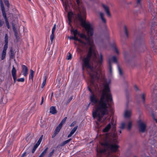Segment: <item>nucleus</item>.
<instances>
[{
  "label": "nucleus",
  "mask_w": 157,
  "mask_h": 157,
  "mask_svg": "<svg viewBox=\"0 0 157 157\" xmlns=\"http://www.w3.org/2000/svg\"><path fill=\"white\" fill-rule=\"evenodd\" d=\"M88 71L91 78V86H94L96 90L99 92L100 94H101L100 98H98V96L94 94L91 88L88 86V90L91 93L90 96V102L88 104V106L90 103L92 105H95V109L94 111L93 112V117L94 118L97 117L98 121L103 122L106 119V117L104 118L103 117L109 114L113 102L112 95L110 93L109 87L110 81H105L104 83L102 84L104 88L102 89L101 86L99 82V81L101 80L99 78L100 73V69H95L92 71V77L90 74V71Z\"/></svg>",
  "instance_id": "obj_1"
},
{
  "label": "nucleus",
  "mask_w": 157,
  "mask_h": 157,
  "mask_svg": "<svg viewBox=\"0 0 157 157\" xmlns=\"http://www.w3.org/2000/svg\"><path fill=\"white\" fill-rule=\"evenodd\" d=\"M80 0H76V2L78 6V8L77 12L73 13L72 12H69L68 13V19L69 21L68 24L70 25L71 21V18L73 17H75L78 19L81 22V25L84 27L87 32L88 37L85 34L80 33L78 36L81 38H84L86 42H85L86 44L85 47L83 48V49L87 50L88 46L89 45L90 47L89 48L88 53L87 56L83 58V69L86 67L87 71H89L90 73L91 76L92 77V72L95 69H99V67L94 66L93 65L91 67L90 63V61L91 56H92V59L95 62L96 64L100 66L102 63L103 60V56L101 54H100V58L98 61L97 60V56L96 52L95 50V48L93 40L91 37L93 34V29L91 27L90 24L86 22L85 19L86 18V12L85 8L82 6L80 7Z\"/></svg>",
  "instance_id": "obj_2"
},
{
  "label": "nucleus",
  "mask_w": 157,
  "mask_h": 157,
  "mask_svg": "<svg viewBox=\"0 0 157 157\" xmlns=\"http://www.w3.org/2000/svg\"><path fill=\"white\" fill-rule=\"evenodd\" d=\"M115 131V127L113 126V132L107 134L105 136V141L104 143H101V145L104 147V148L100 150L101 153L108 154L109 156L111 152L117 151L119 146L116 144L117 143V135Z\"/></svg>",
  "instance_id": "obj_3"
},
{
  "label": "nucleus",
  "mask_w": 157,
  "mask_h": 157,
  "mask_svg": "<svg viewBox=\"0 0 157 157\" xmlns=\"http://www.w3.org/2000/svg\"><path fill=\"white\" fill-rule=\"evenodd\" d=\"M139 130V132L144 133L146 131V124L144 122L140 121L138 124Z\"/></svg>",
  "instance_id": "obj_4"
},
{
  "label": "nucleus",
  "mask_w": 157,
  "mask_h": 157,
  "mask_svg": "<svg viewBox=\"0 0 157 157\" xmlns=\"http://www.w3.org/2000/svg\"><path fill=\"white\" fill-rule=\"evenodd\" d=\"M68 38L70 39H73L78 41L80 43L79 45L81 46L82 48H84L86 45V43L81 40L78 39L76 36H74L72 37H68Z\"/></svg>",
  "instance_id": "obj_5"
},
{
  "label": "nucleus",
  "mask_w": 157,
  "mask_h": 157,
  "mask_svg": "<svg viewBox=\"0 0 157 157\" xmlns=\"http://www.w3.org/2000/svg\"><path fill=\"white\" fill-rule=\"evenodd\" d=\"M16 70L15 67L13 66L11 71L12 76L14 80V83H15L17 80Z\"/></svg>",
  "instance_id": "obj_6"
},
{
  "label": "nucleus",
  "mask_w": 157,
  "mask_h": 157,
  "mask_svg": "<svg viewBox=\"0 0 157 157\" xmlns=\"http://www.w3.org/2000/svg\"><path fill=\"white\" fill-rule=\"evenodd\" d=\"M43 137V135H42L41 136V137H40L39 139V140H38V141L37 142V143L34 146V147L32 150V153H33L35 152L36 148L40 144V143L42 141V139Z\"/></svg>",
  "instance_id": "obj_7"
},
{
  "label": "nucleus",
  "mask_w": 157,
  "mask_h": 157,
  "mask_svg": "<svg viewBox=\"0 0 157 157\" xmlns=\"http://www.w3.org/2000/svg\"><path fill=\"white\" fill-rule=\"evenodd\" d=\"M12 27L14 33V35L16 38L17 40H18L19 39V37L18 36V34L17 30V28L15 26V24L13 23H12Z\"/></svg>",
  "instance_id": "obj_8"
},
{
  "label": "nucleus",
  "mask_w": 157,
  "mask_h": 157,
  "mask_svg": "<svg viewBox=\"0 0 157 157\" xmlns=\"http://www.w3.org/2000/svg\"><path fill=\"white\" fill-rule=\"evenodd\" d=\"M21 67L23 75L25 76H26L28 72V69L27 67L26 66L24 65H22Z\"/></svg>",
  "instance_id": "obj_9"
},
{
  "label": "nucleus",
  "mask_w": 157,
  "mask_h": 157,
  "mask_svg": "<svg viewBox=\"0 0 157 157\" xmlns=\"http://www.w3.org/2000/svg\"><path fill=\"white\" fill-rule=\"evenodd\" d=\"M102 6L107 15L111 17V15L109 12V7L104 4H102Z\"/></svg>",
  "instance_id": "obj_10"
},
{
  "label": "nucleus",
  "mask_w": 157,
  "mask_h": 157,
  "mask_svg": "<svg viewBox=\"0 0 157 157\" xmlns=\"http://www.w3.org/2000/svg\"><path fill=\"white\" fill-rule=\"evenodd\" d=\"M132 111L130 109H126L125 111L124 116L125 117L129 118L131 117Z\"/></svg>",
  "instance_id": "obj_11"
},
{
  "label": "nucleus",
  "mask_w": 157,
  "mask_h": 157,
  "mask_svg": "<svg viewBox=\"0 0 157 157\" xmlns=\"http://www.w3.org/2000/svg\"><path fill=\"white\" fill-rule=\"evenodd\" d=\"M57 111L56 107L54 106H51L50 108L49 113L52 114H55L57 113Z\"/></svg>",
  "instance_id": "obj_12"
},
{
  "label": "nucleus",
  "mask_w": 157,
  "mask_h": 157,
  "mask_svg": "<svg viewBox=\"0 0 157 157\" xmlns=\"http://www.w3.org/2000/svg\"><path fill=\"white\" fill-rule=\"evenodd\" d=\"M78 126H75L71 131L70 133L68 135L67 137L69 138L71 137L75 132L78 128Z\"/></svg>",
  "instance_id": "obj_13"
},
{
  "label": "nucleus",
  "mask_w": 157,
  "mask_h": 157,
  "mask_svg": "<svg viewBox=\"0 0 157 157\" xmlns=\"http://www.w3.org/2000/svg\"><path fill=\"white\" fill-rule=\"evenodd\" d=\"M108 64L109 65V72L110 74H111L112 72V69L111 64V60L110 59H109Z\"/></svg>",
  "instance_id": "obj_14"
},
{
  "label": "nucleus",
  "mask_w": 157,
  "mask_h": 157,
  "mask_svg": "<svg viewBox=\"0 0 157 157\" xmlns=\"http://www.w3.org/2000/svg\"><path fill=\"white\" fill-rule=\"evenodd\" d=\"M63 2V5L65 7V10L66 11H67L68 9V0H65V1L64 2L63 0H61Z\"/></svg>",
  "instance_id": "obj_15"
},
{
  "label": "nucleus",
  "mask_w": 157,
  "mask_h": 157,
  "mask_svg": "<svg viewBox=\"0 0 157 157\" xmlns=\"http://www.w3.org/2000/svg\"><path fill=\"white\" fill-rule=\"evenodd\" d=\"M67 119V117H65L63 119L59 124L57 126L60 128L61 129L63 124L65 123Z\"/></svg>",
  "instance_id": "obj_16"
},
{
  "label": "nucleus",
  "mask_w": 157,
  "mask_h": 157,
  "mask_svg": "<svg viewBox=\"0 0 157 157\" xmlns=\"http://www.w3.org/2000/svg\"><path fill=\"white\" fill-rule=\"evenodd\" d=\"M111 124L110 123L107 126H106L104 128L103 130V132H108L111 128Z\"/></svg>",
  "instance_id": "obj_17"
},
{
  "label": "nucleus",
  "mask_w": 157,
  "mask_h": 157,
  "mask_svg": "<svg viewBox=\"0 0 157 157\" xmlns=\"http://www.w3.org/2000/svg\"><path fill=\"white\" fill-rule=\"evenodd\" d=\"M10 58L11 59H13L14 57L15 54H14L13 48L12 47H11L10 48Z\"/></svg>",
  "instance_id": "obj_18"
},
{
  "label": "nucleus",
  "mask_w": 157,
  "mask_h": 157,
  "mask_svg": "<svg viewBox=\"0 0 157 157\" xmlns=\"http://www.w3.org/2000/svg\"><path fill=\"white\" fill-rule=\"evenodd\" d=\"M71 140H72V139L70 138L67 140H66L63 142L60 145V146H64L66 144L69 143Z\"/></svg>",
  "instance_id": "obj_19"
},
{
  "label": "nucleus",
  "mask_w": 157,
  "mask_h": 157,
  "mask_svg": "<svg viewBox=\"0 0 157 157\" xmlns=\"http://www.w3.org/2000/svg\"><path fill=\"white\" fill-rule=\"evenodd\" d=\"M99 14H100V18L101 19V20H102V21L104 23H105L106 22V20L105 19V18L104 17V14L102 12H100L99 13Z\"/></svg>",
  "instance_id": "obj_20"
},
{
  "label": "nucleus",
  "mask_w": 157,
  "mask_h": 157,
  "mask_svg": "<svg viewBox=\"0 0 157 157\" xmlns=\"http://www.w3.org/2000/svg\"><path fill=\"white\" fill-rule=\"evenodd\" d=\"M0 5L1 7V9L2 12L5 11V8L4 6V4L2 0H0Z\"/></svg>",
  "instance_id": "obj_21"
},
{
  "label": "nucleus",
  "mask_w": 157,
  "mask_h": 157,
  "mask_svg": "<svg viewBox=\"0 0 157 157\" xmlns=\"http://www.w3.org/2000/svg\"><path fill=\"white\" fill-rule=\"evenodd\" d=\"M48 149V147H46L44 151L41 154L39 157H43L45 154L46 153Z\"/></svg>",
  "instance_id": "obj_22"
},
{
  "label": "nucleus",
  "mask_w": 157,
  "mask_h": 157,
  "mask_svg": "<svg viewBox=\"0 0 157 157\" xmlns=\"http://www.w3.org/2000/svg\"><path fill=\"white\" fill-rule=\"evenodd\" d=\"M60 129V128L58 127H57L53 133V134L56 136V135H57Z\"/></svg>",
  "instance_id": "obj_23"
},
{
  "label": "nucleus",
  "mask_w": 157,
  "mask_h": 157,
  "mask_svg": "<svg viewBox=\"0 0 157 157\" xmlns=\"http://www.w3.org/2000/svg\"><path fill=\"white\" fill-rule=\"evenodd\" d=\"M4 2L5 4V5L7 6L8 8V10H9V8L10 7V4L9 3V1L8 0H4Z\"/></svg>",
  "instance_id": "obj_24"
},
{
  "label": "nucleus",
  "mask_w": 157,
  "mask_h": 157,
  "mask_svg": "<svg viewBox=\"0 0 157 157\" xmlns=\"http://www.w3.org/2000/svg\"><path fill=\"white\" fill-rule=\"evenodd\" d=\"M34 74V71L32 70H30V74L29 75V78H31L32 80L33 79Z\"/></svg>",
  "instance_id": "obj_25"
},
{
  "label": "nucleus",
  "mask_w": 157,
  "mask_h": 157,
  "mask_svg": "<svg viewBox=\"0 0 157 157\" xmlns=\"http://www.w3.org/2000/svg\"><path fill=\"white\" fill-rule=\"evenodd\" d=\"M71 32H73L74 35L75 36H76V35H78L79 33L77 29H75L74 30H71Z\"/></svg>",
  "instance_id": "obj_26"
},
{
  "label": "nucleus",
  "mask_w": 157,
  "mask_h": 157,
  "mask_svg": "<svg viewBox=\"0 0 157 157\" xmlns=\"http://www.w3.org/2000/svg\"><path fill=\"white\" fill-rule=\"evenodd\" d=\"M124 31L126 36L128 37V29L126 26L125 25L124 26Z\"/></svg>",
  "instance_id": "obj_27"
},
{
  "label": "nucleus",
  "mask_w": 157,
  "mask_h": 157,
  "mask_svg": "<svg viewBox=\"0 0 157 157\" xmlns=\"http://www.w3.org/2000/svg\"><path fill=\"white\" fill-rule=\"evenodd\" d=\"M46 79H47V77H46V76H45V77L44 79V80L43 82H42V83L41 84V87L42 88H43L44 87V86H45V85L46 84Z\"/></svg>",
  "instance_id": "obj_28"
},
{
  "label": "nucleus",
  "mask_w": 157,
  "mask_h": 157,
  "mask_svg": "<svg viewBox=\"0 0 157 157\" xmlns=\"http://www.w3.org/2000/svg\"><path fill=\"white\" fill-rule=\"evenodd\" d=\"M144 42L143 40H141V41H138L137 42V44H138V46L141 45V46H143L144 45Z\"/></svg>",
  "instance_id": "obj_29"
},
{
  "label": "nucleus",
  "mask_w": 157,
  "mask_h": 157,
  "mask_svg": "<svg viewBox=\"0 0 157 157\" xmlns=\"http://www.w3.org/2000/svg\"><path fill=\"white\" fill-rule=\"evenodd\" d=\"M132 121H129L128 122V130H130L132 127Z\"/></svg>",
  "instance_id": "obj_30"
},
{
  "label": "nucleus",
  "mask_w": 157,
  "mask_h": 157,
  "mask_svg": "<svg viewBox=\"0 0 157 157\" xmlns=\"http://www.w3.org/2000/svg\"><path fill=\"white\" fill-rule=\"evenodd\" d=\"M125 126V123L124 122H122L121 123L119 128L121 129H124Z\"/></svg>",
  "instance_id": "obj_31"
},
{
  "label": "nucleus",
  "mask_w": 157,
  "mask_h": 157,
  "mask_svg": "<svg viewBox=\"0 0 157 157\" xmlns=\"http://www.w3.org/2000/svg\"><path fill=\"white\" fill-rule=\"evenodd\" d=\"M6 52L4 51H2V57H1L2 60H3L5 58L6 55Z\"/></svg>",
  "instance_id": "obj_32"
},
{
  "label": "nucleus",
  "mask_w": 157,
  "mask_h": 157,
  "mask_svg": "<svg viewBox=\"0 0 157 157\" xmlns=\"http://www.w3.org/2000/svg\"><path fill=\"white\" fill-rule=\"evenodd\" d=\"M55 38V35L54 33H52V34L50 37V39L51 42V43H52L53 41Z\"/></svg>",
  "instance_id": "obj_33"
},
{
  "label": "nucleus",
  "mask_w": 157,
  "mask_h": 157,
  "mask_svg": "<svg viewBox=\"0 0 157 157\" xmlns=\"http://www.w3.org/2000/svg\"><path fill=\"white\" fill-rule=\"evenodd\" d=\"M151 39L152 42L151 46L153 48H154L155 47V43H156V42L157 41V40H155V41H154V40H153V37H152L151 38Z\"/></svg>",
  "instance_id": "obj_34"
},
{
  "label": "nucleus",
  "mask_w": 157,
  "mask_h": 157,
  "mask_svg": "<svg viewBox=\"0 0 157 157\" xmlns=\"http://www.w3.org/2000/svg\"><path fill=\"white\" fill-rule=\"evenodd\" d=\"M4 41L5 43H8V35L7 34H6L4 38Z\"/></svg>",
  "instance_id": "obj_35"
},
{
  "label": "nucleus",
  "mask_w": 157,
  "mask_h": 157,
  "mask_svg": "<svg viewBox=\"0 0 157 157\" xmlns=\"http://www.w3.org/2000/svg\"><path fill=\"white\" fill-rule=\"evenodd\" d=\"M77 51L78 53H79L81 55L82 53L83 50L79 47H78L77 48Z\"/></svg>",
  "instance_id": "obj_36"
},
{
  "label": "nucleus",
  "mask_w": 157,
  "mask_h": 157,
  "mask_svg": "<svg viewBox=\"0 0 157 157\" xmlns=\"http://www.w3.org/2000/svg\"><path fill=\"white\" fill-rule=\"evenodd\" d=\"M118 71L119 72V74L121 75H123V72L122 71L121 69L120 68V66L119 65L118 66Z\"/></svg>",
  "instance_id": "obj_37"
},
{
  "label": "nucleus",
  "mask_w": 157,
  "mask_h": 157,
  "mask_svg": "<svg viewBox=\"0 0 157 157\" xmlns=\"http://www.w3.org/2000/svg\"><path fill=\"white\" fill-rule=\"evenodd\" d=\"M8 43H5V44L4 46L3 49V51H6V50L8 48Z\"/></svg>",
  "instance_id": "obj_38"
},
{
  "label": "nucleus",
  "mask_w": 157,
  "mask_h": 157,
  "mask_svg": "<svg viewBox=\"0 0 157 157\" xmlns=\"http://www.w3.org/2000/svg\"><path fill=\"white\" fill-rule=\"evenodd\" d=\"M3 16L5 20H7V19L6 17V14L5 11L2 12Z\"/></svg>",
  "instance_id": "obj_39"
},
{
  "label": "nucleus",
  "mask_w": 157,
  "mask_h": 157,
  "mask_svg": "<svg viewBox=\"0 0 157 157\" xmlns=\"http://www.w3.org/2000/svg\"><path fill=\"white\" fill-rule=\"evenodd\" d=\"M114 49L115 51V52L117 54H119V51L118 50L117 48V47H116L115 45H114L113 46Z\"/></svg>",
  "instance_id": "obj_40"
},
{
  "label": "nucleus",
  "mask_w": 157,
  "mask_h": 157,
  "mask_svg": "<svg viewBox=\"0 0 157 157\" xmlns=\"http://www.w3.org/2000/svg\"><path fill=\"white\" fill-rule=\"evenodd\" d=\"M72 98L73 96H71L67 101L66 103V105H68L69 103L72 100Z\"/></svg>",
  "instance_id": "obj_41"
},
{
  "label": "nucleus",
  "mask_w": 157,
  "mask_h": 157,
  "mask_svg": "<svg viewBox=\"0 0 157 157\" xmlns=\"http://www.w3.org/2000/svg\"><path fill=\"white\" fill-rule=\"evenodd\" d=\"M72 58V56L70 53H69V55L67 56V60L71 59Z\"/></svg>",
  "instance_id": "obj_42"
},
{
  "label": "nucleus",
  "mask_w": 157,
  "mask_h": 157,
  "mask_svg": "<svg viewBox=\"0 0 157 157\" xmlns=\"http://www.w3.org/2000/svg\"><path fill=\"white\" fill-rule=\"evenodd\" d=\"M17 81L18 82H23L24 81L25 79L24 78H21L17 79Z\"/></svg>",
  "instance_id": "obj_43"
},
{
  "label": "nucleus",
  "mask_w": 157,
  "mask_h": 157,
  "mask_svg": "<svg viewBox=\"0 0 157 157\" xmlns=\"http://www.w3.org/2000/svg\"><path fill=\"white\" fill-rule=\"evenodd\" d=\"M142 98L143 99V103H144L145 99V95L144 94H142Z\"/></svg>",
  "instance_id": "obj_44"
},
{
  "label": "nucleus",
  "mask_w": 157,
  "mask_h": 157,
  "mask_svg": "<svg viewBox=\"0 0 157 157\" xmlns=\"http://www.w3.org/2000/svg\"><path fill=\"white\" fill-rule=\"evenodd\" d=\"M5 21L6 24V25L7 27L8 28V29H10V26L9 25V23L8 21V20H6Z\"/></svg>",
  "instance_id": "obj_45"
},
{
  "label": "nucleus",
  "mask_w": 157,
  "mask_h": 157,
  "mask_svg": "<svg viewBox=\"0 0 157 157\" xmlns=\"http://www.w3.org/2000/svg\"><path fill=\"white\" fill-rule=\"evenodd\" d=\"M54 151L55 150L54 149L52 150V151L49 154L48 157H51L53 155L54 152Z\"/></svg>",
  "instance_id": "obj_46"
},
{
  "label": "nucleus",
  "mask_w": 157,
  "mask_h": 157,
  "mask_svg": "<svg viewBox=\"0 0 157 157\" xmlns=\"http://www.w3.org/2000/svg\"><path fill=\"white\" fill-rule=\"evenodd\" d=\"M41 124H40V126L41 127H43L44 126V125L45 124V122L44 121H41Z\"/></svg>",
  "instance_id": "obj_47"
},
{
  "label": "nucleus",
  "mask_w": 157,
  "mask_h": 157,
  "mask_svg": "<svg viewBox=\"0 0 157 157\" xmlns=\"http://www.w3.org/2000/svg\"><path fill=\"white\" fill-rule=\"evenodd\" d=\"M112 60L114 63H117V61L116 57L115 56H113L112 57Z\"/></svg>",
  "instance_id": "obj_48"
},
{
  "label": "nucleus",
  "mask_w": 157,
  "mask_h": 157,
  "mask_svg": "<svg viewBox=\"0 0 157 157\" xmlns=\"http://www.w3.org/2000/svg\"><path fill=\"white\" fill-rule=\"evenodd\" d=\"M56 29V25L55 24L54 25L52 29V33H54Z\"/></svg>",
  "instance_id": "obj_49"
},
{
  "label": "nucleus",
  "mask_w": 157,
  "mask_h": 157,
  "mask_svg": "<svg viewBox=\"0 0 157 157\" xmlns=\"http://www.w3.org/2000/svg\"><path fill=\"white\" fill-rule=\"evenodd\" d=\"M157 87H156L155 89H154L153 91V93L156 95L157 94Z\"/></svg>",
  "instance_id": "obj_50"
},
{
  "label": "nucleus",
  "mask_w": 157,
  "mask_h": 157,
  "mask_svg": "<svg viewBox=\"0 0 157 157\" xmlns=\"http://www.w3.org/2000/svg\"><path fill=\"white\" fill-rule=\"evenodd\" d=\"M141 0H137V4L138 6H140L141 5Z\"/></svg>",
  "instance_id": "obj_51"
},
{
  "label": "nucleus",
  "mask_w": 157,
  "mask_h": 157,
  "mask_svg": "<svg viewBox=\"0 0 157 157\" xmlns=\"http://www.w3.org/2000/svg\"><path fill=\"white\" fill-rule=\"evenodd\" d=\"M76 124V122L75 121L73 122L70 125L71 127L74 126Z\"/></svg>",
  "instance_id": "obj_52"
},
{
  "label": "nucleus",
  "mask_w": 157,
  "mask_h": 157,
  "mask_svg": "<svg viewBox=\"0 0 157 157\" xmlns=\"http://www.w3.org/2000/svg\"><path fill=\"white\" fill-rule=\"evenodd\" d=\"M3 97H1L0 100V104H2L3 103Z\"/></svg>",
  "instance_id": "obj_53"
},
{
  "label": "nucleus",
  "mask_w": 157,
  "mask_h": 157,
  "mask_svg": "<svg viewBox=\"0 0 157 157\" xmlns=\"http://www.w3.org/2000/svg\"><path fill=\"white\" fill-rule=\"evenodd\" d=\"M43 102H44V98L43 97H42L41 101V102L40 103V105H42L43 104Z\"/></svg>",
  "instance_id": "obj_54"
},
{
  "label": "nucleus",
  "mask_w": 157,
  "mask_h": 157,
  "mask_svg": "<svg viewBox=\"0 0 157 157\" xmlns=\"http://www.w3.org/2000/svg\"><path fill=\"white\" fill-rule=\"evenodd\" d=\"M26 152H24V153H23L21 156V157H24L26 155Z\"/></svg>",
  "instance_id": "obj_55"
},
{
  "label": "nucleus",
  "mask_w": 157,
  "mask_h": 157,
  "mask_svg": "<svg viewBox=\"0 0 157 157\" xmlns=\"http://www.w3.org/2000/svg\"><path fill=\"white\" fill-rule=\"evenodd\" d=\"M3 22L1 21H0V27H1L3 25Z\"/></svg>",
  "instance_id": "obj_56"
},
{
  "label": "nucleus",
  "mask_w": 157,
  "mask_h": 157,
  "mask_svg": "<svg viewBox=\"0 0 157 157\" xmlns=\"http://www.w3.org/2000/svg\"><path fill=\"white\" fill-rule=\"evenodd\" d=\"M157 105V101H155V102H153V105Z\"/></svg>",
  "instance_id": "obj_57"
},
{
  "label": "nucleus",
  "mask_w": 157,
  "mask_h": 157,
  "mask_svg": "<svg viewBox=\"0 0 157 157\" xmlns=\"http://www.w3.org/2000/svg\"><path fill=\"white\" fill-rule=\"evenodd\" d=\"M135 89H136V91H137V90H138V87L136 86H135Z\"/></svg>",
  "instance_id": "obj_58"
},
{
  "label": "nucleus",
  "mask_w": 157,
  "mask_h": 157,
  "mask_svg": "<svg viewBox=\"0 0 157 157\" xmlns=\"http://www.w3.org/2000/svg\"><path fill=\"white\" fill-rule=\"evenodd\" d=\"M53 95V92H52L51 94V100H52V98Z\"/></svg>",
  "instance_id": "obj_59"
},
{
  "label": "nucleus",
  "mask_w": 157,
  "mask_h": 157,
  "mask_svg": "<svg viewBox=\"0 0 157 157\" xmlns=\"http://www.w3.org/2000/svg\"><path fill=\"white\" fill-rule=\"evenodd\" d=\"M152 9V7H150V8H149V10H150V12H152V10H151V9Z\"/></svg>",
  "instance_id": "obj_60"
},
{
  "label": "nucleus",
  "mask_w": 157,
  "mask_h": 157,
  "mask_svg": "<svg viewBox=\"0 0 157 157\" xmlns=\"http://www.w3.org/2000/svg\"><path fill=\"white\" fill-rule=\"evenodd\" d=\"M56 136L55 135H54L53 134V135H52V138H54Z\"/></svg>",
  "instance_id": "obj_61"
},
{
  "label": "nucleus",
  "mask_w": 157,
  "mask_h": 157,
  "mask_svg": "<svg viewBox=\"0 0 157 157\" xmlns=\"http://www.w3.org/2000/svg\"><path fill=\"white\" fill-rule=\"evenodd\" d=\"M121 130H120V131H119L120 133H121Z\"/></svg>",
  "instance_id": "obj_62"
},
{
  "label": "nucleus",
  "mask_w": 157,
  "mask_h": 157,
  "mask_svg": "<svg viewBox=\"0 0 157 157\" xmlns=\"http://www.w3.org/2000/svg\"><path fill=\"white\" fill-rule=\"evenodd\" d=\"M29 1H31V0H28Z\"/></svg>",
  "instance_id": "obj_63"
},
{
  "label": "nucleus",
  "mask_w": 157,
  "mask_h": 157,
  "mask_svg": "<svg viewBox=\"0 0 157 157\" xmlns=\"http://www.w3.org/2000/svg\"><path fill=\"white\" fill-rule=\"evenodd\" d=\"M74 43H75V44H76L75 42Z\"/></svg>",
  "instance_id": "obj_64"
}]
</instances>
